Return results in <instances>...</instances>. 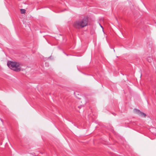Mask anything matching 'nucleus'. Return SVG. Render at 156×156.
Masks as SVG:
<instances>
[{"mask_svg":"<svg viewBox=\"0 0 156 156\" xmlns=\"http://www.w3.org/2000/svg\"><path fill=\"white\" fill-rule=\"evenodd\" d=\"M88 22V18L87 17H85L81 20L75 21L74 23L73 26L76 28L80 29L87 26Z\"/></svg>","mask_w":156,"mask_h":156,"instance_id":"1","label":"nucleus"},{"mask_svg":"<svg viewBox=\"0 0 156 156\" xmlns=\"http://www.w3.org/2000/svg\"><path fill=\"white\" fill-rule=\"evenodd\" d=\"M7 65L9 68L14 71L18 72L20 70V64L18 63L10 61L8 62Z\"/></svg>","mask_w":156,"mask_h":156,"instance_id":"2","label":"nucleus"},{"mask_svg":"<svg viewBox=\"0 0 156 156\" xmlns=\"http://www.w3.org/2000/svg\"><path fill=\"white\" fill-rule=\"evenodd\" d=\"M134 111L135 112L139 115L142 116L143 117H145L146 116V115L143 112H140L139 110L137 109H134Z\"/></svg>","mask_w":156,"mask_h":156,"instance_id":"3","label":"nucleus"},{"mask_svg":"<svg viewBox=\"0 0 156 156\" xmlns=\"http://www.w3.org/2000/svg\"><path fill=\"white\" fill-rule=\"evenodd\" d=\"M21 13L22 14H24L25 13L26 11L25 9H21Z\"/></svg>","mask_w":156,"mask_h":156,"instance_id":"4","label":"nucleus"}]
</instances>
